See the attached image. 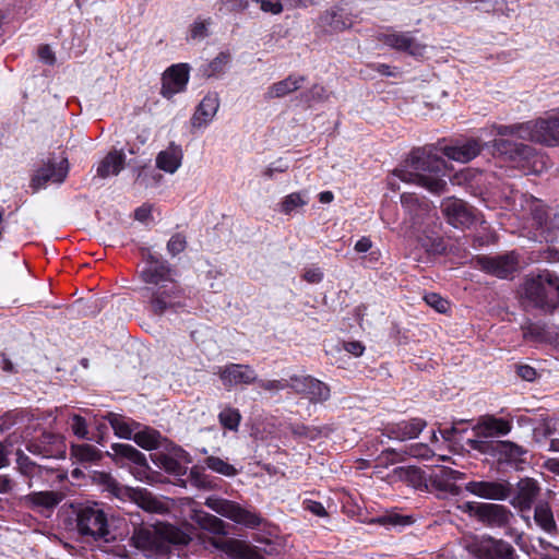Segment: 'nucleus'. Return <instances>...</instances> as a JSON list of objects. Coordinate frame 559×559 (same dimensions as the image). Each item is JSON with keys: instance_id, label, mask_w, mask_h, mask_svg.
<instances>
[{"instance_id": "obj_1", "label": "nucleus", "mask_w": 559, "mask_h": 559, "mask_svg": "<svg viewBox=\"0 0 559 559\" xmlns=\"http://www.w3.org/2000/svg\"><path fill=\"white\" fill-rule=\"evenodd\" d=\"M528 133L530 122L511 126L492 124L489 128V135L500 138H495L490 142V145L495 154L500 155L514 167L525 173L540 174L548 167V158L544 154L527 144L503 139L504 136H515L518 139L528 140Z\"/></svg>"}, {"instance_id": "obj_2", "label": "nucleus", "mask_w": 559, "mask_h": 559, "mask_svg": "<svg viewBox=\"0 0 559 559\" xmlns=\"http://www.w3.org/2000/svg\"><path fill=\"white\" fill-rule=\"evenodd\" d=\"M393 175L407 183L424 187L430 192L441 193L445 190V162L426 148L412 152L406 167L394 169Z\"/></svg>"}, {"instance_id": "obj_3", "label": "nucleus", "mask_w": 559, "mask_h": 559, "mask_svg": "<svg viewBox=\"0 0 559 559\" xmlns=\"http://www.w3.org/2000/svg\"><path fill=\"white\" fill-rule=\"evenodd\" d=\"M144 283L157 287L152 292V308L155 313H163L168 308L183 306L179 300L181 290L174 283L171 271L166 263L148 254L147 266L141 272Z\"/></svg>"}, {"instance_id": "obj_4", "label": "nucleus", "mask_w": 559, "mask_h": 559, "mask_svg": "<svg viewBox=\"0 0 559 559\" xmlns=\"http://www.w3.org/2000/svg\"><path fill=\"white\" fill-rule=\"evenodd\" d=\"M188 536L177 527L159 523L157 525L134 526L130 544L146 555L165 554L170 545L188 543Z\"/></svg>"}, {"instance_id": "obj_5", "label": "nucleus", "mask_w": 559, "mask_h": 559, "mask_svg": "<svg viewBox=\"0 0 559 559\" xmlns=\"http://www.w3.org/2000/svg\"><path fill=\"white\" fill-rule=\"evenodd\" d=\"M522 298L527 306L551 312L559 307V277L549 271L526 278Z\"/></svg>"}, {"instance_id": "obj_6", "label": "nucleus", "mask_w": 559, "mask_h": 559, "mask_svg": "<svg viewBox=\"0 0 559 559\" xmlns=\"http://www.w3.org/2000/svg\"><path fill=\"white\" fill-rule=\"evenodd\" d=\"M75 515V528L81 537L108 540V518L98 503L80 507Z\"/></svg>"}, {"instance_id": "obj_7", "label": "nucleus", "mask_w": 559, "mask_h": 559, "mask_svg": "<svg viewBox=\"0 0 559 559\" xmlns=\"http://www.w3.org/2000/svg\"><path fill=\"white\" fill-rule=\"evenodd\" d=\"M104 485L117 498L130 499L146 512L163 514L169 510L167 502L158 499L146 489L123 487L109 475L104 476Z\"/></svg>"}, {"instance_id": "obj_8", "label": "nucleus", "mask_w": 559, "mask_h": 559, "mask_svg": "<svg viewBox=\"0 0 559 559\" xmlns=\"http://www.w3.org/2000/svg\"><path fill=\"white\" fill-rule=\"evenodd\" d=\"M205 504L222 516L248 527H257L262 521L259 514L242 508L234 501L209 498Z\"/></svg>"}, {"instance_id": "obj_9", "label": "nucleus", "mask_w": 559, "mask_h": 559, "mask_svg": "<svg viewBox=\"0 0 559 559\" xmlns=\"http://www.w3.org/2000/svg\"><path fill=\"white\" fill-rule=\"evenodd\" d=\"M290 389L312 404L324 403L331 396L330 386L311 376H292Z\"/></svg>"}, {"instance_id": "obj_10", "label": "nucleus", "mask_w": 559, "mask_h": 559, "mask_svg": "<svg viewBox=\"0 0 559 559\" xmlns=\"http://www.w3.org/2000/svg\"><path fill=\"white\" fill-rule=\"evenodd\" d=\"M214 373L227 390L239 385H250L258 381V373L249 365L227 364L217 367Z\"/></svg>"}, {"instance_id": "obj_11", "label": "nucleus", "mask_w": 559, "mask_h": 559, "mask_svg": "<svg viewBox=\"0 0 559 559\" xmlns=\"http://www.w3.org/2000/svg\"><path fill=\"white\" fill-rule=\"evenodd\" d=\"M68 171L69 164L67 158H61L59 162L49 159L36 170L31 180V187L37 191L45 188L48 182L61 183L66 179Z\"/></svg>"}, {"instance_id": "obj_12", "label": "nucleus", "mask_w": 559, "mask_h": 559, "mask_svg": "<svg viewBox=\"0 0 559 559\" xmlns=\"http://www.w3.org/2000/svg\"><path fill=\"white\" fill-rule=\"evenodd\" d=\"M528 140L548 146L559 145V116L530 121Z\"/></svg>"}, {"instance_id": "obj_13", "label": "nucleus", "mask_w": 559, "mask_h": 559, "mask_svg": "<svg viewBox=\"0 0 559 559\" xmlns=\"http://www.w3.org/2000/svg\"><path fill=\"white\" fill-rule=\"evenodd\" d=\"M476 262L483 271L500 278L508 277L518 269V258L513 252L493 257L481 255Z\"/></svg>"}, {"instance_id": "obj_14", "label": "nucleus", "mask_w": 559, "mask_h": 559, "mask_svg": "<svg viewBox=\"0 0 559 559\" xmlns=\"http://www.w3.org/2000/svg\"><path fill=\"white\" fill-rule=\"evenodd\" d=\"M441 212L448 223L455 228H467L474 222V215L467 204L455 198H447L441 202Z\"/></svg>"}, {"instance_id": "obj_15", "label": "nucleus", "mask_w": 559, "mask_h": 559, "mask_svg": "<svg viewBox=\"0 0 559 559\" xmlns=\"http://www.w3.org/2000/svg\"><path fill=\"white\" fill-rule=\"evenodd\" d=\"M527 450L515 442L503 440L495 442L492 456L499 464L521 469L526 462Z\"/></svg>"}, {"instance_id": "obj_16", "label": "nucleus", "mask_w": 559, "mask_h": 559, "mask_svg": "<svg viewBox=\"0 0 559 559\" xmlns=\"http://www.w3.org/2000/svg\"><path fill=\"white\" fill-rule=\"evenodd\" d=\"M189 81V68L186 63L169 67L162 78L160 94L171 98L175 94L185 91Z\"/></svg>"}, {"instance_id": "obj_17", "label": "nucleus", "mask_w": 559, "mask_h": 559, "mask_svg": "<svg viewBox=\"0 0 559 559\" xmlns=\"http://www.w3.org/2000/svg\"><path fill=\"white\" fill-rule=\"evenodd\" d=\"M401 203L406 215L409 217L408 227L412 229L419 228L428 218L436 216V212L427 202H419L412 193H403L401 195Z\"/></svg>"}, {"instance_id": "obj_18", "label": "nucleus", "mask_w": 559, "mask_h": 559, "mask_svg": "<svg viewBox=\"0 0 559 559\" xmlns=\"http://www.w3.org/2000/svg\"><path fill=\"white\" fill-rule=\"evenodd\" d=\"M540 492L538 483L533 478H522L514 490L511 489L510 503L518 510L524 512L531 510L534 501Z\"/></svg>"}, {"instance_id": "obj_19", "label": "nucleus", "mask_w": 559, "mask_h": 559, "mask_svg": "<svg viewBox=\"0 0 559 559\" xmlns=\"http://www.w3.org/2000/svg\"><path fill=\"white\" fill-rule=\"evenodd\" d=\"M213 547L224 551L231 559H263L261 552L243 540L235 538H214Z\"/></svg>"}, {"instance_id": "obj_20", "label": "nucleus", "mask_w": 559, "mask_h": 559, "mask_svg": "<svg viewBox=\"0 0 559 559\" xmlns=\"http://www.w3.org/2000/svg\"><path fill=\"white\" fill-rule=\"evenodd\" d=\"M466 491L484 499L507 500L511 496V486L507 481H469Z\"/></svg>"}, {"instance_id": "obj_21", "label": "nucleus", "mask_w": 559, "mask_h": 559, "mask_svg": "<svg viewBox=\"0 0 559 559\" xmlns=\"http://www.w3.org/2000/svg\"><path fill=\"white\" fill-rule=\"evenodd\" d=\"M319 26L325 33L336 34L350 28L354 21L349 13L340 7H332L319 16Z\"/></svg>"}, {"instance_id": "obj_22", "label": "nucleus", "mask_w": 559, "mask_h": 559, "mask_svg": "<svg viewBox=\"0 0 559 559\" xmlns=\"http://www.w3.org/2000/svg\"><path fill=\"white\" fill-rule=\"evenodd\" d=\"M478 521L489 527L504 528L510 526L514 515L506 506L483 503Z\"/></svg>"}, {"instance_id": "obj_23", "label": "nucleus", "mask_w": 559, "mask_h": 559, "mask_svg": "<svg viewBox=\"0 0 559 559\" xmlns=\"http://www.w3.org/2000/svg\"><path fill=\"white\" fill-rule=\"evenodd\" d=\"M64 495L61 491H33L21 498L22 503L32 510L44 511L53 510L62 500Z\"/></svg>"}, {"instance_id": "obj_24", "label": "nucleus", "mask_w": 559, "mask_h": 559, "mask_svg": "<svg viewBox=\"0 0 559 559\" xmlns=\"http://www.w3.org/2000/svg\"><path fill=\"white\" fill-rule=\"evenodd\" d=\"M511 429L512 425L508 420L495 416L484 417L473 427L475 436L486 440L507 436Z\"/></svg>"}, {"instance_id": "obj_25", "label": "nucleus", "mask_w": 559, "mask_h": 559, "mask_svg": "<svg viewBox=\"0 0 559 559\" xmlns=\"http://www.w3.org/2000/svg\"><path fill=\"white\" fill-rule=\"evenodd\" d=\"M427 423L420 418H413L411 420H403L386 427V435L391 439L405 441L415 439L424 430Z\"/></svg>"}, {"instance_id": "obj_26", "label": "nucleus", "mask_w": 559, "mask_h": 559, "mask_svg": "<svg viewBox=\"0 0 559 559\" xmlns=\"http://www.w3.org/2000/svg\"><path fill=\"white\" fill-rule=\"evenodd\" d=\"M477 555L480 559H512L513 547L502 539L486 538L479 542Z\"/></svg>"}, {"instance_id": "obj_27", "label": "nucleus", "mask_w": 559, "mask_h": 559, "mask_svg": "<svg viewBox=\"0 0 559 559\" xmlns=\"http://www.w3.org/2000/svg\"><path fill=\"white\" fill-rule=\"evenodd\" d=\"M483 144L477 139H469L463 143H459L443 148V154L453 160L467 163L479 155Z\"/></svg>"}, {"instance_id": "obj_28", "label": "nucleus", "mask_w": 559, "mask_h": 559, "mask_svg": "<svg viewBox=\"0 0 559 559\" xmlns=\"http://www.w3.org/2000/svg\"><path fill=\"white\" fill-rule=\"evenodd\" d=\"M219 108V98L217 94H207L199 104L191 123L194 128L207 126L215 117Z\"/></svg>"}, {"instance_id": "obj_29", "label": "nucleus", "mask_w": 559, "mask_h": 559, "mask_svg": "<svg viewBox=\"0 0 559 559\" xmlns=\"http://www.w3.org/2000/svg\"><path fill=\"white\" fill-rule=\"evenodd\" d=\"M304 75L290 74L284 80L273 83L267 87L264 97L266 99L283 98L299 90L305 83Z\"/></svg>"}, {"instance_id": "obj_30", "label": "nucleus", "mask_w": 559, "mask_h": 559, "mask_svg": "<svg viewBox=\"0 0 559 559\" xmlns=\"http://www.w3.org/2000/svg\"><path fill=\"white\" fill-rule=\"evenodd\" d=\"M182 156L180 146L171 144L157 155L156 165L159 169L174 174L180 167Z\"/></svg>"}, {"instance_id": "obj_31", "label": "nucleus", "mask_w": 559, "mask_h": 559, "mask_svg": "<svg viewBox=\"0 0 559 559\" xmlns=\"http://www.w3.org/2000/svg\"><path fill=\"white\" fill-rule=\"evenodd\" d=\"M126 156L121 151L109 152L97 167V175L107 178L111 175H118L124 167Z\"/></svg>"}, {"instance_id": "obj_32", "label": "nucleus", "mask_w": 559, "mask_h": 559, "mask_svg": "<svg viewBox=\"0 0 559 559\" xmlns=\"http://www.w3.org/2000/svg\"><path fill=\"white\" fill-rule=\"evenodd\" d=\"M534 521L547 534H555L557 532V523L548 502L542 501L535 506Z\"/></svg>"}, {"instance_id": "obj_33", "label": "nucleus", "mask_w": 559, "mask_h": 559, "mask_svg": "<svg viewBox=\"0 0 559 559\" xmlns=\"http://www.w3.org/2000/svg\"><path fill=\"white\" fill-rule=\"evenodd\" d=\"M107 419L115 433L122 439H132L135 430L141 428V424L127 419L118 414L110 413L108 414Z\"/></svg>"}, {"instance_id": "obj_34", "label": "nucleus", "mask_w": 559, "mask_h": 559, "mask_svg": "<svg viewBox=\"0 0 559 559\" xmlns=\"http://www.w3.org/2000/svg\"><path fill=\"white\" fill-rule=\"evenodd\" d=\"M132 439L139 447L145 450H153L159 447L162 436L153 428L141 426V428L135 430Z\"/></svg>"}, {"instance_id": "obj_35", "label": "nucleus", "mask_w": 559, "mask_h": 559, "mask_svg": "<svg viewBox=\"0 0 559 559\" xmlns=\"http://www.w3.org/2000/svg\"><path fill=\"white\" fill-rule=\"evenodd\" d=\"M71 456L80 463H95L102 459V452L92 444H73L70 450Z\"/></svg>"}, {"instance_id": "obj_36", "label": "nucleus", "mask_w": 559, "mask_h": 559, "mask_svg": "<svg viewBox=\"0 0 559 559\" xmlns=\"http://www.w3.org/2000/svg\"><path fill=\"white\" fill-rule=\"evenodd\" d=\"M111 451H112V454H110V453H108V454L112 455L115 457H126L129 461H131L138 465L146 464L145 455L130 444L114 443L111 445Z\"/></svg>"}, {"instance_id": "obj_37", "label": "nucleus", "mask_w": 559, "mask_h": 559, "mask_svg": "<svg viewBox=\"0 0 559 559\" xmlns=\"http://www.w3.org/2000/svg\"><path fill=\"white\" fill-rule=\"evenodd\" d=\"M407 32H400L392 27H388L384 32H380L377 35V39L385 46L403 51Z\"/></svg>"}, {"instance_id": "obj_38", "label": "nucleus", "mask_w": 559, "mask_h": 559, "mask_svg": "<svg viewBox=\"0 0 559 559\" xmlns=\"http://www.w3.org/2000/svg\"><path fill=\"white\" fill-rule=\"evenodd\" d=\"M230 61V52L222 51L203 69V74L209 78L224 74Z\"/></svg>"}, {"instance_id": "obj_39", "label": "nucleus", "mask_w": 559, "mask_h": 559, "mask_svg": "<svg viewBox=\"0 0 559 559\" xmlns=\"http://www.w3.org/2000/svg\"><path fill=\"white\" fill-rule=\"evenodd\" d=\"M192 519L204 530H207L214 534L224 533V522L213 514L206 513L204 511H195Z\"/></svg>"}, {"instance_id": "obj_40", "label": "nucleus", "mask_w": 559, "mask_h": 559, "mask_svg": "<svg viewBox=\"0 0 559 559\" xmlns=\"http://www.w3.org/2000/svg\"><path fill=\"white\" fill-rule=\"evenodd\" d=\"M307 203L308 197L306 192H294L284 198L281 203V211L284 214H292L295 210Z\"/></svg>"}, {"instance_id": "obj_41", "label": "nucleus", "mask_w": 559, "mask_h": 559, "mask_svg": "<svg viewBox=\"0 0 559 559\" xmlns=\"http://www.w3.org/2000/svg\"><path fill=\"white\" fill-rule=\"evenodd\" d=\"M204 463L210 469L224 476L233 477L237 475V469L221 457L207 456Z\"/></svg>"}, {"instance_id": "obj_42", "label": "nucleus", "mask_w": 559, "mask_h": 559, "mask_svg": "<svg viewBox=\"0 0 559 559\" xmlns=\"http://www.w3.org/2000/svg\"><path fill=\"white\" fill-rule=\"evenodd\" d=\"M426 51L427 45L416 38L412 32H407L403 52L415 58H420L425 56Z\"/></svg>"}, {"instance_id": "obj_43", "label": "nucleus", "mask_w": 559, "mask_h": 559, "mask_svg": "<svg viewBox=\"0 0 559 559\" xmlns=\"http://www.w3.org/2000/svg\"><path fill=\"white\" fill-rule=\"evenodd\" d=\"M219 423L229 430H236L239 426L241 415L233 407L224 408L218 415Z\"/></svg>"}, {"instance_id": "obj_44", "label": "nucleus", "mask_w": 559, "mask_h": 559, "mask_svg": "<svg viewBox=\"0 0 559 559\" xmlns=\"http://www.w3.org/2000/svg\"><path fill=\"white\" fill-rule=\"evenodd\" d=\"M394 475L399 479L407 481L412 485H416L421 480L420 469L414 466L397 467L394 469Z\"/></svg>"}, {"instance_id": "obj_45", "label": "nucleus", "mask_w": 559, "mask_h": 559, "mask_svg": "<svg viewBox=\"0 0 559 559\" xmlns=\"http://www.w3.org/2000/svg\"><path fill=\"white\" fill-rule=\"evenodd\" d=\"M301 100L310 104L311 102H324L328 99V92L324 86L314 84L310 90L300 95Z\"/></svg>"}, {"instance_id": "obj_46", "label": "nucleus", "mask_w": 559, "mask_h": 559, "mask_svg": "<svg viewBox=\"0 0 559 559\" xmlns=\"http://www.w3.org/2000/svg\"><path fill=\"white\" fill-rule=\"evenodd\" d=\"M466 443L468 444V447L471 449H473L481 454L492 456L495 442L488 441L484 438L476 437L474 439H468L466 441Z\"/></svg>"}, {"instance_id": "obj_47", "label": "nucleus", "mask_w": 559, "mask_h": 559, "mask_svg": "<svg viewBox=\"0 0 559 559\" xmlns=\"http://www.w3.org/2000/svg\"><path fill=\"white\" fill-rule=\"evenodd\" d=\"M254 2L260 5L262 12L272 15L282 14L285 8L283 0H254Z\"/></svg>"}, {"instance_id": "obj_48", "label": "nucleus", "mask_w": 559, "mask_h": 559, "mask_svg": "<svg viewBox=\"0 0 559 559\" xmlns=\"http://www.w3.org/2000/svg\"><path fill=\"white\" fill-rule=\"evenodd\" d=\"M259 384V386L265 391H269L271 393H277L280 391H283L287 388H290V380H259L255 382Z\"/></svg>"}, {"instance_id": "obj_49", "label": "nucleus", "mask_w": 559, "mask_h": 559, "mask_svg": "<svg viewBox=\"0 0 559 559\" xmlns=\"http://www.w3.org/2000/svg\"><path fill=\"white\" fill-rule=\"evenodd\" d=\"M186 245V237L178 233L173 235L169 239L167 243V250L171 255H177L185 250Z\"/></svg>"}, {"instance_id": "obj_50", "label": "nucleus", "mask_w": 559, "mask_h": 559, "mask_svg": "<svg viewBox=\"0 0 559 559\" xmlns=\"http://www.w3.org/2000/svg\"><path fill=\"white\" fill-rule=\"evenodd\" d=\"M71 420L72 432L81 439H86L88 433L86 420L80 415H73Z\"/></svg>"}, {"instance_id": "obj_51", "label": "nucleus", "mask_w": 559, "mask_h": 559, "mask_svg": "<svg viewBox=\"0 0 559 559\" xmlns=\"http://www.w3.org/2000/svg\"><path fill=\"white\" fill-rule=\"evenodd\" d=\"M425 300L427 305H429L440 313H443L448 310L449 302L438 294H428L425 296Z\"/></svg>"}, {"instance_id": "obj_52", "label": "nucleus", "mask_w": 559, "mask_h": 559, "mask_svg": "<svg viewBox=\"0 0 559 559\" xmlns=\"http://www.w3.org/2000/svg\"><path fill=\"white\" fill-rule=\"evenodd\" d=\"M293 433L299 437L308 438L310 440H316L320 436L321 431L314 427L296 426L293 428Z\"/></svg>"}, {"instance_id": "obj_53", "label": "nucleus", "mask_w": 559, "mask_h": 559, "mask_svg": "<svg viewBox=\"0 0 559 559\" xmlns=\"http://www.w3.org/2000/svg\"><path fill=\"white\" fill-rule=\"evenodd\" d=\"M190 478L192 484L202 489H210L211 488V480L207 478L206 475L200 473L199 471L192 469L190 472Z\"/></svg>"}, {"instance_id": "obj_54", "label": "nucleus", "mask_w": 559, "mask_h": 559, "mask_svg": "<svg viewBox=\"0 0 559 559\" xmlns=\"http://www.w3.org/2000/svg\"><path fill=\"white\" fill-rule=\"evenodd\" d=\"M207 36V26L204 22H194L190 28V37L192 39H204Z\"/></svg>"}, {"instance_id": "obj_55", "label": "nucleus", "mask_w": 559, "mask_h": 559, "mask_svg": "<svg viewBox=\"0 0 559 559\" xmlns=\"http://www.w3.org/2000/svg\"><path fill=\"white\" fill-rule=\"evenodd\" d=\"M287 9H306L319 4L320 0H283Z\"/></svg>"}, {"instance_id": "obj_56", "label": "nucleus", "mask_w": 559, "mask_h": 559, "mask_svg": "<svg viewBox=\"0 0 559 559\" xmlns=\"http://www.w3.org/2000/svg\"><path fill=\"white\" fill-rule=\"evenodd\" d=\"M554 433L550 421L544 420L539 427L534 428V437L538 441L540 438L546 439Z\"/></svg>"}, {"instance_id": "obj_57", "label": "nucleus", "mask_w": 559, "mask_h": 559, "mask_svg": "<svg viewBox=\"0 0 559 559\" xmlns=\"http://www.w3.org/2000/svg\"><path fill=\"white\" fill-rule=\"evenodd\" d=\"M483 503L484 502H465L464 504H462L460 507V509L465 512V513H468L469 515L472 516H475L477 520L479 519V515H480V507H483Z\"/></svg>"}, {"instance_id": "obj_58", "label": "nucleus", "mask_w": 559, "mask_h": 559, "mask_svg": "<svg viewBox=\"0 0 559 559\" xmlns=\"http://www.w3.org/2000/svg\"><path fill=\"white\" fill-rule=\"evenodd\" d=\"M305 508L317 516H326L325 508L320 502L308 500L305 502Z\"/></svg>"}, {"instance_id": "obj_59", "label": "nucleus", "mask_w": 559, "mask_h": 559, "mask_svg": "<svg viewBox=\"0 0 559 559\" xmlns=\"http://www.w3.org/2000/svg\"><path fill=\"white\" fill-rule=\"evenodd\" d=\"M518 374L526 381H533L536 377V370L531 366L524 365L518 368Z\"/></svg>"}, {"instance_id": "obj_60", "label": "nucleus", "mask_w": 559, "mask_h": 559, "mask_svg": "<svg viewBox=\"0 0 559 559\" xmlns=\"http://www.w3.org/2000/svg\"><path fill=\"white\" fill-rule=\"evenodd\" d=\"M345 350L355 357H359L362 355L365 347L360 342H348L344 345Z\"/></svg>"}, {"instance_id": "obj_61", "label": "nucleus", "mask_w": 559, "mask_h": 559, "mask_svg": "<svg viewBox=\"0 0 559 559\" xmlns=\"http://www.w3.org/2000/svg\"><path fill=\"white\" fill-rule=\"evenodd\" d=\"M159 460H160L162 466L167 472H171V473L177 472V469L179 467V464H178V462L176 460H174L173 457L167 456V455H162Z\"/></svg>"}, {"instance_id": "obj_62", "label": "nucleus", "mask_w": 559, "mask_h": 559, "mask_svg": "<svg viewBox=\"0 0 559 559\" xmlns=\"http://www.w3.org/2000/svg\"><path fill=\"white\" fill-rule=\"evenodd\" d=\"M533 218L539 227L547 225L548 213L544 209L536 207L533 212Z\"/></svg>"}, {"instance_id": "obj_63", "label": "nucleus", "mask_w": 559, "mask_h": 559, "mask_svg": "<svg viewBox=\"0 0 559 559\" xmlns=\"http://www.w3.org/2000/svg\"><path fill=\"white\" fill-rule=\"evenodd\" d=\"M38 56L46 63L51 64L55 61L53 52H52V50L50 49L49 46H41V47H39Z\"/></svg>"}, {"instance_id": "obj_64", "label": "nucleus", "mask_w": 559, "mask_h": 559, "mask_svg": "<svg viewBox=\"0 0 559 559\" xmlns=\"http://www.w3.org/2000/svg\"><path fill=\"white\" fill-rule=\"evenodd\" d=\"M372 247V241L369 237H361L356 243H355V251L359 253L367 252Z\"/></svg>"}]
</instances>
